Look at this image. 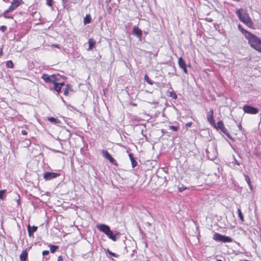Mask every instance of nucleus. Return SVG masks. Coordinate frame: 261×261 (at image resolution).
I'll return each mask as SVG.
<instances>
[{
    "mask_svg": "<svg viewBox=\"0 0 261 261\" xmlns=\"http://www.w3.org/2000/svg\"><path fill=\"white\" fill-rule=\"evenodd\" d=\"M28 257V252L27 250H23L20 255V259L21 261H26Z\"/></svg>",
    "mask_w": 261,
    "mask_h": 261,
    "instance_id": "nucleus-16",
    "label": "nucleus"
},
{
    "mask_svg": "<svg viewBox=\"0 0 261 261\" xmlns=\"http://www.w3.org/2000/svg\"><path fill=\"white\" fill-rule=\"evenodd\" d=\"M238 216L240 218V220L242 222H243L244 221V218L243 215L240 208H238Z\"/></svg>",
    "mask_w": 261,
    "mask_h": 261,
    "instance_id": "nucleus-25",
    "label": "nucleus"
},
{
    "mask_svg": "<svg viewBox=\"0 0 261 261\" xmlns=\"http://www.w3.org/2000/svg\"><path fill=\"white\" fill-rule=\"evenodd\" d=\"M60 176L58 173L46 172L44 174V178L46 180H49Z\"/></svg>",
    "mask_w": 261,
    "mask_h": 261,
    "instance_id": "nucleus-9",
    "label": "nucleus"
},
{
    "mask_svg": "<svg viewBox=\"0 0 261 261\" xmlns=\"http://www.w3.org/2000/svg\"><path fill=\"white\" fill-rule=\"evenodd\" d=\"M216 261H222L221 259H217Z\"/></svg>",
    "mask_w": 261,
    "mask_h": 261,
    "instance_id": "nucleus-52",
    "label": "nucleus"
},
{
    "mask_svg": "<svg viewBox=\"0 0 261 261\" xmlns=\"http://www.w3.org/2000/svg\"><path fill=\"white\" fill-rule=\"evenodd\" d=\"M170 128L171 129H172L174 131H177L178 129V126H174V125H170L169 126Z\"/></svg>",
    "mask_w": 261,
    "mask_h": 261,
    "instance_id": "nucleus-36",
    "label": "nucleus"
},
{
    "mask_svg": "<svg viewBox=\"0 0 261 261\" xmlns=\"http://www.w3.org/2000/svg\"><path fill=\"white\" fill-rule=\"evenodd\" d=\"M243 109L245 113L251 114H256L259 112L257 108L248 105L244 106Z\"/></svg>",
    "mask_w": 261,
    "mask_h": 261,
    "instance_id": "nucleus-6",
    "label": "nucleus"
},
{
    "mask_svg": "<svg viewBox=\"0 0 261 261\" xmlns=\"http://www.w3.org/2000/svg\"><path fill=\"white\" fill-rule=\"evenodd\" d=\"M11 11H13L11 9H10V7H9L8 9L5 10L3 12V13L1 15V16H3L4 17L7 18H12V17H11V16H7V14L9 12H11Z\"/></svg>",
    "mask_w": 261,
    "mask_h": 261,
    "instance_id": "nucleus-19",
    "label": "nucleus"
},
{
    "mask_svg": "<svg viewBox=\"0 0 261 261\" xmlns=\"http://www.w3.org/2000/svg\"><path fill=\"white\" fill-rule=\"evenodd\" d=\"M69 90H72V87L70 85L68 84L64 90V94L67 96Z\"/></svg>",
    "mask_w": 261,
    "mask_h": 261,
    "instance_id": "nucleus-18",
    "label": "nucleus"
},
{
    "mask_svg": "<svg viewBox=\"0 0 261 261\" xmlns=\"http://www.w3.org/2000/svg\"><path fill=\"white\" fill-rule=\"evenodd\" d=\"M238 29L243 34L245 35L246 37V35H248V33H250V32H248L246 30L244 29L241 24L238 25Z\"/></svg>",
    "mask_w": 261,
    "mask_h": 261,
    "instance_id": "nucleus-22",
    "label": "nucleus"
},
{
    "mask_svg": "<svg viewBox=\"0 0 261 261\" xmlns=\"http://www.w3.org/2000/svg\"><path fill=\"white\" fill-rule=\"evenodd\" d=\"M178 64L179 67L181 69L187 66L186 62L182 57L178 59Z\"/></svg>",
    "mask_w": 261,
    "mask_h": 261,
    "instance_id": "nucleus-17",
    "label": "nucleus"
},
{
    "mask_svg": "<svg viewBox=\"0 0 261 261\" xmlns=\"http://www.w3.org/2000/svg\"><path fill=\"white\" fill-rule=\"evenodd\" d=\"M6 192V190H0V199H3L4 198V195Z\"/></svg>",
    "mask_w": 261,
    "mask_h": 261,
    "instance_id": "nucleus-33",
    "label": "nucleus"
},
{
    "mask_svg": "<svg viewBox=\"0 0 261 261\" xmlns=\"http://www.w3.org/2000/svg\"><path fill=\"white\" fill-rule=\"evenodd\" d=\"M22 143H23V145L24 147H29L31 144L30 140L29 139L24 140L22 142Z\"/></svg>",
    "mask_w": 261,
    "mask_h": 261,
    "instance_id": "nucleus-24",
    "label": "nucleus"
},
{
    "mask_svg": "<svg viewBox=\"0 0 261 261\" xmlns=\"http://www.w3.org/2000/svg\"><path fill=\"white\" fill-rule=\"evenodd\" d=\"M232 164H236L238 166H239L240 165V163L236 160L234 156H233V161H232Z\"/></svg>",
    "mask_w": 261,
    "mask_h": 261,
    "instance_id": "nucleus-38",
    "label": "nucleus"
},
{
    "mask_svg": "<svg viewBox=\"0 0 261 261\" xmlns=\"http://www.w3.org/2000/svg\"><path fill=\"white\" fill-rule=\"evenodd\" d=\"M41 78L47 83H54L55 82L59 81L55 74L49 75L47 74L44 73L42 75Z\"/></svg>",
    "mask_w": 261,
    "mask_h": 261,
    "instance_id": "nucleus-5",
    "label": "nucleus"
},
{
    "mask_svg": "<svg viewBox=\"0 0 261 261\" xmlns=\"http://www.w3.org/2000/svg\"><path fill=\"white\" fill-rule=\"evenodd\" d=\"M244 175L246 181L247 182V184H248L250 188H251L252 185L251 184V181H250V179L249 176L247 175H246V174H244Z\"/></svg>",
    "mask_w": 261,
    "mask_h": 261,
    "instance_id": "nucleus-28",
    "label": "nucleus"
},
{
    "mask_svg": "<svg viewBox=\"0 0 261 261\" xmlns=\"http://www.w3.org/2000/svg\"><path fill=\"white\" fill-rule=\"evenodd\" d=\"M17 203L18 205H19L20 204V198L17 200Z\"/></svg>",
    "mask_w": 261,
    "mask_h": 261,
    "instance_id": "nucleus-48",
    "label": "nucleus"
},
{
    "mask_svg": "<svg viewBox=\"0 0 261 261\" xmlns=\"http://www.w3.org/2000/svg\"><path fill=\"white\" fill-rule=\"evenodd\" d=\"M57 85L62 87L63 85H64V82L57 83Z\"/></svg>",
    "mask_w": 261,
    "mask_h": 261,
    "instance_id": "nucleus-43",
    "label": "nucleus"
},
{
    "mask_svg": "<svg viewBox=\"0 0 261 261\" xmlns=\"http://www.w3.org/2000/svg\"><path fill=\"white\" fill-rule=\"evenodd\" d=\"M49 252L48 250H44L42 252V255L43 256L47 255L49 254Z\"/></svg>",
    "mask_w": 261,
    "mask_h": 261,
    "instance_id": "nucleus-40",
    "label": "nucleus"
},
{
    "mask_svg": "<svg viewBox=\"0 0 261 261\" xmlns=\"http://www.w3.org/2000/svg\"><path fill=\"white\" fill-rule=\"evenodd\" d=\"M6 66L7 68H13L14 64L12 61L9 60L6 62Z\"/></svg>",
    "mask_w": 261,
    "mask_h": 261,
    "instance_id": "nucleus-27",
    "label": "nucleus"
},
{
    "mask_svg": "<svg viewBox=\"0 0 261 261\" xmlns=\"http://www.w3.org/2000/svg\"><path fill=\"white\" fill-rule=\"evenodd\" d=\"M107 252H108L110 255H111V256H113V257H118L119 256V255L115 253H113L111 251H110L109 249H107Z\"/></svg>",
    "mask_w": 261,
    "mask_h": 261,
    "instance_id": "nucleus-32",
    "label": "nucleus"
},
{
    "mask_svg": "<svg viewBox=\"0 0 261 261\" xmlns=\"http://www.w3.org/2000/svg\"><path fill=\"white\" fill-rule=\"evenodd\" d=\"M50 250L51 253H54L59 248L58 246L50 245Z\"/></svg>",
    "mask_w": 261,
    "mask_h": 261,
    "instance_id": "nucleus-26",
    "label": "nucleus"
},
{
    "mask_svg": "<svg viewBox=\"0 0 261 261\" xmlns=\"http://www.w3.org/2000/svg\"><path fill=\"white\" fill-rule=\"evenodd\" d=\"M3 55V50L2 48H0V56H2Z\"/></svg>",
    "mask_w": 261,
    "mask_h": 261,
    "instance_id": "nucleus-49",
    "label": "nucleus"
},
{
    "mask_svg": "<svg viewBox=\"0 0 261 261\" xmlns=\"http://www.w3.org/2000/svg\"><path fill=\"white\" fill-rule=\"evenodd\" d=\"M206 154H207V157L209 159H210V151L208 150H206Z\"/></svg>",
    "mask_w": 261,
    "mask_h": 261,
    "instance_id": "nucleus-47",
    "label": "nucleus"
},
{
    "mask_svg": "<svg viewBox=\"0 0 261 261\" xmlns=\"http://www.w3.org/2000/svg\"><path fill=\"white\" fill-rule=\"evenodd\" d=\"M91 18L89 14H87L84 18V23L85 24L89 23L91 22Z\"/></svg>",
    "mask_w": 261,
    "mask_h": 261,
    "instance_id": "nucleus-21",
    "label": "nucleus"
},
{
    "mask_svg": "<svg viewBox=\"0 0 261 261\" xmlns=\"http://www.w3.org/2000/svg\"><path fill=\"white\" fill-rule=\"evenodd\" d=\"M260 52H261V50L260 51Z\"/></svg>",
    "mask_w": 261,
    "mask_h": 261,
    "instance_id": "nucleus-53",
    "label": "nucleus"
},
{
    "mask_svg": "<svg viewBox=\"0 0 261 261\" xmlns=\"http://www.w3.org/2000/svg\"><path fill=\"white\" fill-rule=\"evenodd\" d=\"M11 11H13L11 9H10V7H9L8 9L5 10L3 12V13L1 15V16H3L4 17L7 18H12V17H11V16H7V14L9 12H11Z\"/></svg>",
    "mask_w": 261,
    "mask_h": 261,
    "instance_id": "nucleus-20",
    "label": "nucleus"
},
{
    "mask_svg": "<svg viewBox=\"0 0 261 261\" xmlns=\"http://www.w3.org/2000/svg\"><path fill=\"white\" fill-rule=\"evenodd\" d=\"M128 156H129V159L131 161V163H132V167L134 168L135 167H136L137 165H138V163L136 161L135 159L134 158V157L133 156V153H129L128 154Z\"/></svg>",
    "mask_w": 261,
    "mask_h": 261,
    "instance_id": "nucleus-15",
    "label": "nucleus"
},
{
    "mask_svg": "<svg viewBox=\"0 0 261 261\" xmlns=\"http://www.w3.org/2000/svg\"><path fill=\"white\" fill-rule=\"evenodd\" d=\"M170 96L175 99L177 97V95L174 92H170Z\"/></svg>",
    "mask_w": 261,
    "mask_h": 261,
    "instance_id": "nucleus-35",
    "label": "nucleus"
},
{
    "mask_svg": "<svg viewBox=\"0 0 261 261\" xmlns=\"http://www.w3.org/2000/svg\"><path fill=\"white\" fill-rule=\"evenodd\" d=\"M187 189V187L182 186V187L178 188V191L180 192H183L184 191H185Z\"/></svg>",
    "mask_w": 261,
    "mask_h": 261,
    "instance_id": "nucleus-39",
    "label": "nucleus"
},
{
    "mask_svg": "<svg viewBox=\"0 0 261 261\" xmlns=\"http://www.w3.org/2000/svg\"><path fill=\"white\" fill-rule=\"evenodd\" d=\"M184 71V72L186 73V74H188V70L187 69V66H186L185 67L182 68Z\"/></svg>",
    "mask_w": 261,
    "mask_h": 261,
    "instance_id": "nucleus-41",
    "label": "nucleus"
},
{
    "mask_svg": "<svg viewBox=\"0 0 261 261\" xmlns=\"http://www.w3.org/2000/svg\"><path fill=\"white\" fill-rule=\"evenodd\" d=\"M46 5L49 6H52L53 5V0H46Z\"/></svg>",
    "mask_w": 261,
    "mask_h": 261,
    "instance_id": "nucleus-34",
    "label": "nucleus"
},
{
    "mask_svg": "<svg viewBox=\"0 0 261 261\" xmlns=\"http://www.w3.org/2000/svg\"><path fill=\"white\" fill-rule=\"evenodd\" d=\"M58 261H63V257L61 256H59L58 258Z\"/></svg>",
    "mask_w": 261,
    "mask_h": 261,
    "instance_id": "nucleus-44",
    "label": "nucleus"
},
{
    "mask_svg": "<svg viewBox=\"0 0 261 261\" xmlns=\"http://www.w3.org/2000/svg\"><path fill=\"white\" fill-rule=\"evenodd\" d=\"M192 124V122H188L187 124H186V126H188V127H190L191 126Z\"/></svg>",
    "mask_w": 261,
    "mask_h": 261,
    "instance_id": "nucleus-45",
    "label": "nucleus"
},
{
    "mask_svg": "<svg viewBox=\"0 0 261 261\" xmlns=\"http://www.w3.org/2000/svg\"><path fill=\"white\" fill-rule=\"evenodd\" d=\"M94 44H95V42H93L91 39L89 40L88 50L92 49L94 45Z\"/></svg>",
    "mask_w": 261,
    "mask_h": 261,
    "instance_id": "nucleus-31",
    "label": "nucleus"
},
{
    "mask_svg": "<svg viewBox=\"0 0 261 261\" xmlns=\"http://www.w3.org/2000/svg\"><path fill=\"white\" fill-rule=\"evenodd\" d=\"M57 81L55 82L53 84L54 85V89H55V90L57 91L58 93H59L60 92L62 87L59 86L58 85H57Z\"/></svg>",
    "mask_w": 261,
    "mask_h": 261,
    "instance_id": "nucleus-23",
    "label": "nucleus"
},
{
    "mask_svg": "<svg viewBox=\"0 0 261 261\" xmlns=\"http://www.w3.org/2000/svg\"><path fill=\"white\" fill-rule=\"evenodd\" d=\"M48 121H49L50 122L54 123H57L59 122V120L54 117H48Z\"/></svg>",
    "mask_w": 261,
    "mask_h": 261,
    "instance_id": "nucleus-29",
    "label": "nucleus"
},
{
    "mask_svg": "<svg viewBox=\"0 0 261 261\" xmlns=\"http://www.w3.org/2000/svg\"><path fill=\"white\" fill-rule=\"evenodd\" d=\"M236 14L238 16L240 21L245 23L249 28H252L253 26V22L249 16L246 10L242 8L239 9L236 11Z\"/></svg>",
    "mask_w": 261,
    "mask_h": 261,
    "instance_id": "nucleus-1",
    "label": "nucleus"
},
{
    "mask_svg": "<svg viewBox=\"0 0 261 261\" xmlns=\"http://www.w3.org/2000/svg\"><path fill=\"white\" fill-rule=\"evenodd\" d=\"M53 46H54L55 47H56V48H60V46L59 44H53L52 45Z\"/></svg>",
    "mask_w": 261,
    "mask_h": 261,
    "instance_id": "nucleus-46",
    "label": "nucleus"
},
{
    "mask_svg": "<svg viewBox=\"0 0 261 261\" xmlns=\"http://www.w3.org/2000/svg\"><path fill=\"white\" fill-rule=\"evenodd\" d=\"M101 153L103 157L107 159L112 164L117 165L116 161L111 156V155L106 150H102Z\"/></svg>",
    "mask_w": 261,
    "mask_h": 261,
    "instance_id": "nucleus-7",
    "label": "nucleus"
},
{
    "mask_svg": "<svg viewBox=\"0 0 261 261\" xmlns=\"http://www.w3.org/2000/svg\"><path fill=\"white\" fill-rule=\"evenodd\" d=\"M108 237L113 240V241H116L118 238H119L121 235L120 233L119 232L115 231V233L111 230V229L108 231V233L106 234Z\"/></svg>",
    "mask_w": 261,
    "mask_h": 261,
    "instance_id": "nucleus-8",
    "label": "nucleus"
},
{
    "mask_svg": "<svg viewBox=\"0 0 261 261\" xmlns=\"http://www.w3.org/2000/svg\"><path fill=\"white\" fill-rule=\"evenodd\" d=\"M215 128L217 129H220L224 134L226 135V136L230 139L232 140V138L231 135L229 133L228 130L225 128L223 122L222 120L219 121L217 124H216V126H213Z\"/></svg>",
    "mask_w": 261,
    "mask_h": 261,
    "instance_id": "nucleus-3",
    "label": "nucleus"
},
{
    "mask_svg": "<svg viewBox=\"0 0 261 261\" xmlns=\"http://www.w3.org/2000/svg\"><path fill=\"white\" fill-rule=\"evenodd\" d=\"M38 227L35 226H31L30 225L28 226V231L29 236L32 237L33 235L34 232H36L37 230Z\"/></svg>",
    "mask_w": 261,
    "mask_h": 261,
    "instance_id": "nucleus-14",
    "label": "nucleus"
},
{
    "mask_svg": "<svg viewBox=\"0 0 261 261\" xmlns=\"http://www.w3.org/2000/svg\"><path fill=\"white\" fill-rule=\"evenodd\" d=\"M246 38L251 47L259 51L261 50V40L259 38L252 33H248Z\"/></svg>",
    "mask_w": 261,
    "mask_h": 261,
    "instance_id": "nucleus-2",
    "label": "nucleus"
},
{
    "mask_svg": "<svg viewBox=\"0 0 261 261\" xmlns=\"http://www.w3.org/2000/svg\"><path fill=\"white\" fill-rule=\"evenodd\" d=\"M21 134L23 135H26L28 134V132L25 130H21Z\"/></svg>",
    "mask_w": 261,
    "mask_h": 261,
    "instance_id": "nucleus-42",
    "label": "nucleus"
},
{
    "mask_svg": "<svg viewBox=\"0 0 261 261\" xmlns=\"http://www.w3.org/2000/svg\"><path fill=\"white\" fill-rule=\"evenodd\" d=\"M144 79H145V81L149 84H150L151 85H152L153 84V82L150 79V78L147 74H146L145 75Z\"/></svg>",
    "mask_w": 261,
    "mask_h": 261,
    "instance_id": "nucleus-30",
    "label": "nucleus"
},
{
    "mask_svg": "<svg viewBox=\"0 0 261 261\" xmlns=\"http://www.w3.org/2000/svg\"><path fill=\"white\" fill-rule=\"evenodd\" d=\"M133 33L139 39L141 40L142 31L138 27L135 26L133 30Z\"/></svg>",
    "mask_w": 261,
    "mask_h": 261,
    "instance_id": "nucleus-13",
    "label": "nucleus"
},
{
    "mask_svg": "<svg viewBox=\"0 0 261 261\" xmlns=\"http://www.w3.org/2000/svg\"><path fill=\"white\" fill-rule=\"evenodd\" d=\"M7 29V27L6 25H2L0 27V31L3 32H5Z\"/></svg>",
    "mask_w": 261,
    "mask_h": 261,
    "instance_id": "nucleus-37",
    "label": "nucleus"
},
{
    "mask_svg": "<svg viewBox=\"0 0 261 261\" xmlns=\"http://www.w3.org/2000/svg\"><path fill=\"white\" fill-rule=\"evenodd\" d=\"M146 224L148 226H150L151 225V224L149 222L146 223Z\"/></svg>",
    "mask_w": 261,
    "mask_h": 261,
    "instance_id": "nucleus-51",
    "label": "nucleus"
},
{
    "mask_svg": "<svg viewBox=\"0 0 261 261\" xmlns=\"http://www.w3.org/2000/svg\"><path fill=\"white\" fill-rule=\"evenodd\" d=\"M214 240L218 242L224 243L231 242L232 239L229 237L221 235V234L215 233L213 237Z\"/></svg>",
    "mask_w": 261,
    "mask_h": 261,
    "instance_id": "nucleus-4",
    "label": "nucleus"
},
{
    "mask_svg": "<svg viewBox=\"0 0 261 261\" xmlns=\"http://www.w3.org/2000/svg\"><path fill=\"white\" fill-rule=\"evenodd\" d=\"M238 127L240 129V130H242V126L241 125V124H240L239 125H238Z\"/></svg>",
    "mask_w": 261,
    "mask_h": 261,
    "instance_id": "nucleus-50",
    "label": "nucleus"
},
{
    "mask_svg": "<svg viewBox=\"0 0 261 261\" xmlns=\"http://www.w3.org/2000/svg\"><path fill=\"white\" fill-rule=\"evenodd\" d=\"M22 3H23L22 0H13L11 3V5L10 6V9H11L12 11L15 10Z\"/></svg>",
    "mask_w": 261,
    "mask_h": 261,
    "instance_id": "nucleus-12",
    "label": "nucleus"
},
{
    "mask_svg": "<svg viewBox=\"0 0 261 261\" xmlns=\"http://www.w3.org/2000/svg\"><path fill=\"white\" fill-rule=\"evenodd\" d=\"M214 110L211 109L207 114V119L212 126H216V123L213 117Z\"/></svg>",
    "mask_w": 261,
    "mask_h": 261,
    "instance_id": "nucleus-10",
    "label": "nucleus"
},
{
    "mask_svg": "<svg viewBox=\"0 0 261 261\" xmlns=\"http://www.w3.org/2000/svg\"><path fill=\"white\" fill-rule=\"evenodd\" d=\"M96 227L100 231L103 232L106 234L110 230V228L108 225L103 224L97 225Z\"/></svg>",
    "mask_w": 261,
    "mask_h": 261,
    "instance_id": "nucleus-11",
    "label": "nucleus"
}]
</instances>
